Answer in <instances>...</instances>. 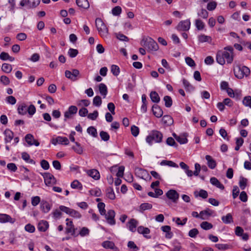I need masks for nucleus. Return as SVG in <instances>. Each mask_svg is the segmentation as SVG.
I'll use <instances>...</instances> for the list:
<instances>
[{"mask_svg": "<svg viewBox=\"0 0 251 251\" xmlns=\"http://www.w3.org/2000/svg\"><path fill=\"white\" fill-rule=\"evenodd\" d=\"M40 198L39 196L33 197L31 198V204L33 206L37 205L40 202Z\"/></svg>", "mask_w": 251, "mask_h": 251, "instance_id": "774afa93", "label": "nucleus"}, {"mask_svg": "<svg viewBox=\"0 0 251 251\" xmlns=\"http://www.w3.org/2000/svg\"><path fill=\"white\" fill-rule=\"evenodd\" d=\"M142 45L148 48L149 51H156L159 47L157 43L151 38H146L141 41Z\"/></svg>", "mask_w": 251, "mask_h": 251, "instance_id": "39448f33", "label": "nucleus"}, {"mask_svg": "<svg viewBox=\"0 0 251 251\" xmlns=\"http://www.w3.org/2000/svg\"><path fill=\"white\" fill-rule=\"evenodd\" d=\"M41 209L44 213H48L51 208L50 204L45 201H42L40 205Z\"/></svg>", "mask_w": 251, "mask_h": 251, "instance_id": "a878e982", "label": "nucleus"}, {"mask_svg": "<svg viewBox=\"0 0 251 251\" xmlns=\"http://www.w3.org/2000/svg\"><path fill=\"white\" fill-rule=\"evenodd\" d=\"M131 132L133 136L136 137L139 134V129L137 126H131Z\"/></svg>", "mask_w": 251, "mask_h": 251, "instance_id": "0e129e2a", "label": "nucleus"}, {"mask_svg": "<svg viewBox=\"0 0 251 251\" xmlns=\"http://www.w3.org/2000/svg\"><path fill=\"white\" fill-rule=\"evenodd\" d=\"M87 174L94 179L98 180L100 177L99 172L96 169H92L87 172Z\"/></svg>", "mask_w": 251, "mask_h": 251, "instance_id": "bb28decb", "label": "nucleus"}, {"mask_svg": "<svg viewBox=\"0 0 251 251\" xmlns=\"http://www.w3.org/2000/svg\"><path fill=\"white\" fill-rule=\"evenodd\" d=\"M137 231L139 233L142 234L144 237L147 238L149 239L151 238V236L146 235V234H149L150 233V230L148 227L140 226L137 228Z\"/></svg>", "mask_w": 251, "mask_h": 251, "instance_id": "412c9836", "label": "nucleus"}, {"mask_svg": "<svg viewBox=\"0 0 251 251\" xmlns=\"http://www.w3.org/2000/svg\"><path fill=\"white\" fill-rule=\"evenodd\" d=\"M160 165H167L170 167H178V165L175 163V162H173L172 161H169V160H162L160 162Z\"/></svg>", "mask_w": 251, "mask_h": 251, "instance_id": "a18cd8bd", "label": "nucleus"}, {"mask_svg": "<svg viewBox=\"0 0 251 251\" xmlns=\"http://www.w3.org/2000/svg\"><path fill=\"white\" fill-rule=\"evenodd\" d=\"M46 185H54L56 183L54 176L49 173H45L42 175Z\"/></svg>", "mask_w": 251, "mask_h": 251, "instance_id": "0eeeda50", "label": "nucleus"}, {"mask_svg": "<svg viewBox=\"0 0 251 251\" xmlns=\"http://www.w3.org/2000/svg\"><path fill=\"white\" fill-rule=\"evenodd\" d=\"M200 226L203 229L207 230H209V229L212 228L213 226L212 224H211L208 222L204 221V222H202L200 224Z\"/></svg>", "mask_w": 251, "mask_h": 251, "instance_id": "58836bf2", "label": "nucleus"}, {"mask_svg": "<svg viewBox=\"0 0 251 251\" xmlns=\"http://www.w3.org/2000/svg\"><path fill=\"white\" fill-rule=\"evenodd\" d=\"M102 246L105 249H110L114 250L115 251H118V249L115 246L113 242L106 241L102 243Z\"/></svg>", "mask_w": 251, "mask_h": 251, "instance_id": "5701e85b", "label": "nucleus"}, {"mask_svg": "<svg viewBox=\"0 0 251 251\" xmlns=\"http://www.w3.org/2000/svg\"><path fill=\"white\" fill-rule=\"evenodd\" d=\"M75 146L73 147V149L74 151L79 154H81L83 153V149L81 146L80 144L78 142H75Z\"/></svg>", "mask_w": 251, "mask_h": 251, "instance_id": "79ce46f5", "label": "nucleus"}, {"mask_svg": "<svg viewBox=\"0 0 251 251\" xmlns=\"http://www.w3.org/2000/svg\"><path fill=\"white\" fill-rule=\"evenodd\" d=\"M95 25L100 36L102 38L106 37L108 34V29L101 19L100 18H96Z\"/></svg>", "mask_w": 251, "mask_h": 251, "instance_id": "7ed1b4c3", "label": "nucleus"}, {"mask_svg": "<svg viewBox=\"0 0 251 251\" xmlns=\"http://www.w3.org/2000/svg\"><path fill=\"white\" fill-rule=\"evenodd\" d=\"M102 103L101 99L100 96H97L93 99V103L96 106H100Z\"/></svg>", "mask_w": 251, "mask_h": 251, "instance_id": "603ef678", "label": "nucleus"}, {"mask_svg": "<svg viewBox=\"0 0 251 251\" xmlns=\"http://www.w3.org/2000/svg\"><path fill=\"white\" fill-rule=\"evenodd\" d=\"M18 111L20 115H25L27 112V106L25 103H23L18 107Z\"/></svg>", "mask_w": 251, "mask_h": 251, "instance_id": "e433bc0d", "label": "nucleus"}, {"mask_svg": "<svg viewBox=\"0 0 251 251\" xmlns=\"http://www.w3.org/2000/svg\"><path fill=\"white\" fill-rule=\"evenodd\" d=\"M49 227L48 222L46 221H41L38 225V229L40 231L45 232Z\"/></svg>", "mask_w": 251, "mask_h": 251, "instance_id": "393cba45", "label": "nucleus"}, {"mask_svg": "<svg viewBox=\"0 0 251 251\" xmlns=\"http://www.w3.org/2000/svg\"><path fill=\"white\" fill-rule=\"evenodd\" d=\"M89 192L91 195H93L96 197H100L101 194V192L99 188L91 190Z\"/></svg>", "mask_w": 251, "mask_h": 251, "instance_id": "e2e57ef3", "label": "nucleus"}, {"mask_svg": "<svg viewBox=\"0 0 251 251\" xmlns=\"http://www.w3.org/2000/svg\"><path fill=\"white\" fill-rule=\"evenodd\" d=\"M226 90V92H227L228 95L230 97L234 98L236 97L237 99H240V95H241L240 92H239V93H236V94H235L233 90L230 88H227Z\"/></svg>", "mask_w": 251, "mask_h": 251, "instance_id": "c9c22d12", "label": "nucleus"}, {"mask_svg": "<svg viewBox=\"0 0 251 251\" xmlns=\"http://www.w3.org/2000/svg\"><path fill=\"white\" fill-rule=\"evenodd\" d=\"M25 140L29 146L34 145L36 146H38L40 144L37 140L34 139L33 136L31 134H27L25 137Z\"/></svg>", "mask_w": 251, "mask_h": 251, "instance_id": "4468645a", "label": "nucleus"}, {"mask_svg": "<svg viewBox=\"0 0 251 251\" xmlns=\"http://www.w3.org/2000/svg\"><path fill=\"white\" fill-rule=\"evenodd\" d=\"M222 220L223 223L226 224H230L233 222V218L232 215L230 213H228L225 216L222 217Z\"/></svg>", "mask_w": 251, "mask_h": 251, "instance_id": "2f4dec72", "label": "nucleus"}, {"mask_svg": "<svg viewBox=\"0 0 251 251\" xmlns=\"http://www.w3.org/2000/svg\"><path fill=\"white\" fill-rule=\"evenodd\" d=\"M99 90L100 94L105 98L107 94V88L105 84L104 83H100L99 86Z\"/></svg>", "mask_w": 251, "mask_h": 251, "instance_id": "c756f323", "label": "nucleus"}, {"mask_svg": "<svg viewBox=\"0 0 251 251\" xmlns=\"http://www.w3.org/2000/svg\"><path fill=\"white\" fill-rule=\"evenodd\" d=\"M152 110L154 115L156 117L160 118L163 115V112L158 105L156 104L153 105L152 107Z\"/></svg>", "mask_w": 251, "mask_h": 251, "instance_id": "6ab92c4d", "label": "nucleus"}, {"mask_svg": "<svg viewBox=\"0 0 251 251\" xmlns=\"http://www.w3.org/2000/svg\"><path fill=\"white\" fill-rule=\"evenodd\" d=\"M243 104L246 106H249L251 108V97L246 96L243 100Z\"/></svg>", "mask_w": 251, "mask_h": 251, "instance_id": "680f3d73", "label": "nucleus"}, {"mask_svg": "<svg viewBox=\"0 0 251 251\" xmlns=\"http://www.w3.org/2000/svg\"><path fill=\"white\" fill-rule=\"evenodd\" d=\"M183 84L186 90L191 91L192 90H194V87L187 80L183 79Z\"/></svg>", "mask_w": 251, "mask_h": 251, "instance_id": "4d7b16f0", "label": "nucleus"}, {"mask_svg": "<svg viewBox=\"0 0 251 251\" xmlns=\"http://www.w3.org/2000/svg\"><path fill=\"white\" fill-rule=\"evenodd\" d=\"M116 37L121 41H128L129 39L127 36L121 33H116Z\"/></svg>", "mask_w": 251, "mask_h": 251, "instance_id": "69168bd1", "label": "nucleus"}, {"mask_svg": "<svg viewBox=\"0 0 251 251\" xmlns=\"http://www.w3.org/2000/svg\"><path fill=\"white\" fill-rule=\"evenodd\" d=\"M79 74V72L77 69H73L72 72L66 70L65 72L66 77L73 81L77 79L76 77Z\"/></svg>", "mask_w": 251, "mask_h": 251, "instance_id": "9b49d317", "label": "nucleus"}, {"mask_svg": "<svg viewBox=\"0 0 251 251\" xmlns=\"http://www.w3.org/2000/svg\"><path fill=\"white\" fill-rule=\"evenodd\" d=\"M199 41L201 43L203 42H211L212 41V39L211 37L205 35L204 34H201L198 37Z\"/></svg>", "mask_w": 251, "mask_h": 251, "instance_id": "f704fd0d", "label": "nucleus"}, {"mask_svg": "<svg viewBox=\"0 0 251 251\" xmlns=\"http://www.w3.org/2000/svg\"><path fill=\"white\" fill-rule=\"evenodd\" d=\"M194 195L196 197L199 196L202 199H206L208 197L207 191L202 189H201L199 193L197 191L195 192Z\"/></svg>", "mask_w": 251, "mask_h": 251, "instance_id": "4c0bfd02", "label": "nucleus"}, {"mask_svg": "<svg viewBox=\"0 0 251 251\" xmlns=\"http://www.w3.org/2000/svg\"><path fill=\"white\" fill-rule=\"evenodd\" d=\"M15 219L12 218L9 215L6 214L0 213V223H4L9 222L11 224L14 223Z\"/></svg>", "mask_w": 251, "mask_h": 251, "instance_id": "2eb2a0df", "label": "nucleus"}, {"mask_svg": "<svg viewBox=\"0 0 251 251\" xmlns=\"http://www.w3.org/2000/svg\"><path fill=\"white\" fill-rule=\"evenodd\" d=\"M78 53V51L76 49H70L68 51V54L69 55L70 57L71 58H74L75 57Z\"/></svg>", "mask_w": 251, "mask_h": 251, "instance_id": "338daca9", "label": "nucleus"}, {"mask_svg": "<svg viewBox=\"0 0 251 251\" xmlns=\"http://www.w3.org/2000/svg\"><path fill=\"white\" fill-rule=\"evenodd\" d=\"M52 143L56 145L57 143L67 145L69 144L68 139L66 137L58 136L52 140Z\"/></svg>", "mask_w": 251, "mask_h": 251, "instance_id": "ddd939ff", "label": "nucleus"}, {"mask_svg": "<svg viewBox=\"0 0 251 251\" xmlns=\"http://www.w3.org/2000/svg\"><path fill=\"white\" fill-rule=\"evenodd\" d=\"M152 204L149 203H142L140 206V209L141 211L151 209L152 208Z\"/></svg>", "mask_w": 251, "mask_h": 251, "instance_id": "6e6d98bb", "label": "nucleus"}, {"mask_svg": "<svg viewBox=\"0 0 251 251\" xmlns=\"http://www.w3.org/2000/svg\"><path fill=\"white\" fill-rule=\"evenodd\" d=\"M191 23L189 20L180 21L176 27L178 31H188L190 27Z\"/></svg>", "mask_w": 251, "mask_h": 251, "instance_id": "6e6552de", "label": "nucleus"}, {"mask_svg": "<svg viewBox=\"0 0 251 251\" xmlns=\"http://www.w3.org/2000/svg\"><path fill=\"white\" fill-rule=\"evenodd\" d=\"M198 15L203 19H206L208 16V12L203 8H202L200 12L198 13Z\"/></svg>", "mask_w": 251, "mask_h": 251, "instance_id": "bf43d9fd", "label": "nucleus"}, {"mask_svg": "<svg viewBox=\"0 0 251 251\" xmlns=\"http://www.w3.org/2000/svg\"><path fill=\"white\" fill-rule=\"evenodd\" d=\"M76 3L79 7L87 9L89 7V3L87 0H76Z\"/></svg>", "mask_w": 251, "mask_h": 251, "instance_id": "cd10ccee", "label": "nucleus"}, {"mask_svg": "<svg viewBox=\"0 0 251 251\" xmlns=\"http://www.w3.org/2000/svg\"><path fill=\"white\" fill-rule=\"evenodd\" d=\"M87 132L91 135L94 137H96L98 136L97 129L94 126H90L87 129Z\"/></svg>", "mask_w": 251, "mask_h": 251, "instance_id": "de8ad7c7", "label": "nucleus"}, {"mask_svg": "<svg viewBox=\"0 0 251 251\" xmlns=\"http://www.w3.org/2000/svg\"><path fill=\"white\" fill-rule=\"evenodd\" d=\"M40 0H27V6L28 8H34L40 3Z\"/></svg>", "mask_w": 251, "mask_h": 251, "instance_id": "473e14b6", "label": "nucleus"}, {"mask_svg": "<svg viewBox=\"0 0 251 251\" xmlns=\"http://www.w3.org/2000/svg\"><path fill=\"white\" fill-rule=\"evenodd\" d=\"M67 221L66 226L67 227L65 228V232L66 234L71 233L72 235L75 236L76 228H75L72 221L70 220L69 219H66Z\"/></svg>", "mask_w": 251, "mask_h": 251, "instance_id": "423d86ee", "label": "nucleus"}, {"mask_svg": "<svg viewBox=\"0 0 251 251\" xmlns=\"http://www.w3.org/2000/svg\"><path fill=\"white\" fill-rule=\"evenodd\" d=\"M162 122L164 124L167 126H171L173 124L174 120L171 116L169 115H165L162 119Z\"/></svg>", "mask_w": 251, "mask_h": 251, "instance_id": "c85d7f7f", "label": "nucleus"}, {"mask_svg": "<svg viewBox=\"0 0 251 251\" xmlns=\"http://www.w3.org/2000/svg\"><path fill=\"white\" fill-rule=\"evenodd\" d=\"M224 50V51H219L216 55V60L221 65L225 64V59L228 64L231 63L233 60V48L231 46H227Z\"/></svg>", "mask_w": 251, "mask_h": 251, "instance_id": "f257e3e1", "label": "nucleus"}, {"mask_svg": "<svg viewBox=\"0 0 251 251\" xmlns=\"http://www.w3.org/2000/svg\"><path fill=\"white\" fill-rule=\"evenodd\" d=\"M205 159L207 161V165L211 169H214L217 165L216 162L212 157L209 155L205 156Z\"/></svg>", "mask_w": 251, "mask_h": 251, "instance_id": "b1692460", "label": "nucleus"}, {"mask_svg": "<svg viewBox=\"0 0 251 251\" xmlns=\"http://www.w3.org/2000/svg\"><path fill=\"white\" fill-rule=\"evenodd\" d=\"M111 71L114 75L117 76L120 73V68L118 66L113 65L111 66Z\"/></svg>", "mask_w": 251, "mask_h": 251, "instance_id": "13d9d810", "label": "nucleus"}, {"mask_svg": "<svg viewBox=\"0 0 251 251\" xmlns=\"http://www.w3.org/2000/svg\"><path fill=\"white\" fill-rule=\"evenodd\" d=\"M195 24L196 27L198 30H202L204 27V24L203 22L200 19H197L195 21Z\"/></svg>", "mask_w": 251, "mask_h": 251, "instance_id": "5fc2aeb1", "label": "nucleus"}, {"mask_svg": "<svg viewBox=\"0 0 251 251\" xmlns=\"http://www.w3.org/2000/svg\"><path fill=\"white\" fill-rule=\"evenodd\" d=\"M135 173L136 176L142 179H144V177L146 176H149L147 170L139 167L135 169Z\"/></svg>", "mask_w": 251, "mask_h": 251, "instance_id": "f3484780", "label": "nucleus"}, {"mask_svg": "<svg viewBox=\"0 0 251 251\" xmlns=\"http://www.w3.org/2000/svg\"><path fill=\"white\" fill-rule=\"evenodd\" d=\"M138 224V222L135 219H131L127 223L126 226L131 232H135Z\"/></svg>", "mask_w": 251, "mask_h": 251, "instance_id": "dca6fc26", "label": "nucleus"}, {"mask_svg": "<svg viewBox=\"0 0 251 251\" xmlns=\"http://www.w3.org/2000/svg\"><path fill=\"white\" fill-rule=\"evenodd\" d=\"M0 59L2 60H9L10 61L14 60L15 58L12 56H10L8 53L5 52H2L0 54Z\"/></svg>", "mask_w": 251, "mask_h": 251, "instance_id": "72a5a7b5", "label": "nucleus"}, {"mask_svg": "<svg viewBox=\"0 0 251 251\" xmlns=\"http://www.w3.org/2000/svg\"><path fill=\"white\" fill-rule=\"evenodd\" d=\"M233 71L235 76L238 79H242L245 76H248L250 74V69L245 66L237 65Z\"/></svg>", "mask_w": 251, "mask_h": 251, "instance_id": "f03ea898", "label": "nucleus"}, {"mask_svg": "<svg viewBox=\"0 0 251 251\" xmlns=\"http://www.w3.org/2000/svg\"><path fill=\"white\" fill-rule=\"evenodd\" d=\"M167 197L173 202H176L179 198L178 193L175 190H170L166 194Z\"/></svg>", "mask_w": 251, "mask_h": 251, "instance_id": "f8f14e48", "label": "nucleus"}, {"mask_svg": "<svg viewBox=\"0 0 251 251\" xmlns=\"http://www.w3.org/2000/svg\"><path fill=\"white\" fill-rule=\"evenodd\" d=\"M0 81L4 85H8L10 82L9 78L5 75H1L0 76Z\"/></svg>", "mask_w": 251, "mask_h": 251, "instance_id": "052dcab7", "label": "nucleus"}, {"mask_svg": "<svg viewBox=\"0 0 251 251\" xmlns=\"http://www.w3.org/2000/svg\"><path fill=\"white\" fill-rule=\"evenodd\" d=\"M100 136L102 140L107 141L109 140L110 136L108 133L105 131H101L100 133Z\"/></svg>", "mask_w": 251, "mask_h": 251, "instance_id": "8fccbe9b", "label": "nucleus"}, {"mask_svg": "<svg viewBox=\"0 0 251 251\" xmlns=\"http://www.w3.org/2000/svg\"><path fill=\"white\" fill-rule=\"evenodd\" d=\"M201 212V219L202 220H207L211 216L213 211L209 208H206L204 210H202Z\"/></svg>", "mask_w": 251, "mask_h": 251, "instance_id": "a211bd4d", "label": "nucleus"}, {"mask_svg": "<svg viewBox=\"0 0 251 251\" xmlns=\"http://www.w3.org/2000/svg\"><path fill=\"white\" fill-rule=\"evenodd\" d=\"M77 111V108L74 105L70 106L68 110L64 113V121H66L67 119L71 118L73 115H75Z\"/></svg>", "mask_w": 251, "mask_h": 251, "instance_id": "9d476101", "label": "nucleus"}, {"mask_svg": "<svg viewBox=\"0 0 251 251\" xmlns=\"http://www.w3.org/2000/svg\"><path fill=\"white\" fill-rule=\"evenodd\" d=\"M151 101L153 102L158 103L160 101V97L158 93L155 91H151L150 95Z\"/></svg>", "mask_w": 251, "mask_h": 251, "instance_id": "7c9ffc66", "label": "nucleus"}, {"mask_svg": "<svg viewBox=\"0 0 251 251\" xmlns=\"http://www.w3.org/2000/svg\"><path fill=\"white\" fill-rule=\"evenodd\" d=\"M2 70L5 73H10L12 70V66L7 63H3L1 66Z\"/></svg>", "mask_w": 251, "mask_h": 251, "instance_id": "37998d69", "label": "nucleus"}, {"mask_svg": "<svg viewBox=\"0 0 251 251\" xmlns=\"http://www.w3.org/2000/svg\"><path fill=\"white\" fill-rule=\"evenodd\" d=\"M105 205L103 202H99L98 204V208L101 215L105 214L106 210L105 209Z\"/></svg>", "mask_w": 251, "mask_h": 251, "instance_id": "09e8293b", "label": "nucleus"}, {"mask_svg": "<svg viewBox=\"0 0 251 251\" xmlns=\"http://www.w3.org/2000/svg\"><path fill=\"white\" fill-rule=\"evenodd\" d=\"M71 186L74 189H81L82 188V184L77 180L73 181L71 184Z\"/></svg>", "mask_w": 251, "mask_h": 251, "instance_id": "3c124183", "label": "nucleus"}, {"mask_svg": "<svg viewBox=\"0 0 251 251\" xmlns=\"http://www.w3.org/2000/svg\"><path fill=\"white\" fill-rule=\"evenodd\" d=\"M247 181L248 180L247 178L242 176L240 177L239 185L242 190L245 189L247 186Z\"/></svg>", "mask_w": 251, "mask_h": 251, "instance_id": "a19ab883", "label": "nucleus"}, {"mask_svg": "<svg viewBox=\"0 0 251 251\" xmlns=\"http://www.w3.org/2000/svg\"><path fill=\"white\" fill-rule=\"evenodd\" d=\"M105 218L107 222L111 225H114L116 224V221L114 219L115 216V212L113 210H109L107 213H105Z\"/></svg>", "mask_w": 251, "mask_h": 251, "instance_id": "1a4fd4ad", "label": "nucleus"}, {"mask_svg": "<svg viewBox=\"0 0 251 251\" xmlns=\"http://www.w3.org/2000/svg\"><path fill=\"white\" fill-rule=\"evenodd\" d=\"M163 100L165 101V105L166 107H170L172 105L173 101L171 97L166 96L164 97Z\"/></svg>", "mask_w": 251, "mask_h": 251, "instance_id": "49530a36", "label": "nucleus"}, {"mask_svg": "<svg viewBox=\"0 0 251 251\" xmlns=\"http://www.w3.org/2000/svg\"><path fill=\"white\" fill-rule=\"evenodd\" d=\"M210 183L216 187L223 190L225 189V187L223 184H222L219 180L215 177H212L210 179Z\"/></svg>", "mask_w": 251, "mask_h": 251, "instance_id": "4be33fe9", "label": "nucleus"}, {"mask_svg": "<svg viewBox=\"0 0 251 251\" xmlns=\"http://www.w3.org/2000/svg\"><path fill=\"white\" fill-rule=\"evenodd\" d=\"M90 232L89 229L86 227H83L80 230L79 232L78 233H76L75 234V236H77L78 235H80L81 236H85L86 235H88Z\"/></svg>", "mask_w": 251, "mask_h": 251, "instance_id": "c03bdc74", "label": "nucleus"}, {"mask_svg": "<svg viewBox=\"0 0 251 251\" xmlns=\"http://www.w3.org/2000/svg\"><path fill=\"white\" fill-rule=\"evenodd\" d=\"M122 12V8L119 6H117L112 9V14L114 16H119Z\"/></svg>", "mask_w": 251, "mask_h": 251, "instance_id": "864d4df0", "label": "nucleus"}, {"mask_svg": "<svg viewBox=\"0 0 251 251\" xmlns=\"http://www.w3.org/2000/svg\"><path fill=\"white\" fill-rule=\"evenodd\" d=\"M4 134L5 136L4 140L5 143L10 142L14 137L13 132L8 129H6L4 131Z\"/></svg>", "mask_w": 251, "mask_h": 251, "instance_id": "aec40b11", "label": "nucleus"}, {"mask_svg": "<svg viewBox=\"0 0 251 251\" xmlns=\"http://www.w3.org/2000/svg\"><path fill=\"white\" fill-rule=\"evenodd\" d=\"M106 197L112 200L115 199V195L112 188L109 187L106 189Z\"/></svg>", "mask_w": 251, "mask_h": 251, "instance_id": "ea45409f", "label": "nucleus"}, {"mask_svg": "<svg viewBox=\"0 0 251 251\" xmlns=\"http://www.w3.org/2000/svg\"><path fill=\"white\" fill-rule=\"evenodd\" d=\"M163 134L161 132L158 130H152L150 134L147 136L146 142L150 145H151L152 141H154L156 143H160L162 141Z\"/></svg>", "mask_w": 251, "mask_h": 251, "instance_id": "20e7f679", "label": "nucleus"}]
</instances>
